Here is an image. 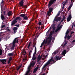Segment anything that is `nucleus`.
<instances>
[{
	"label": "nucleus",
	"instance_id": "obj_1",
	"mask_svg": "<svg viewBox=\"0 0 75 75\" xmlns=\"http://www.w3.org/2000/svg\"><path fill=\"white\" fill-rule=\"evenodd\" d=\"M52 62H54V59H53V57H52L45 64V65L43 66L42 68V70L44 71H45L47 69L46 68V67H49L51 65H50V64H52Z\"/></svg>",
	"mask_w": 75,
	"mask_h": 75
},
{
	"label": "nucleus",
	"instance_id": "obj_2",
	"mask_svg": "<svg viewBox=\"0 0 75 75\" xmlns=\"http://www.w3.org/2000/svg\"><path fill=\"white\" fill-rule=\"evenodd\" d=\"M21 18L20 17H17L11 22V26H13L14 24L17 23V21H21Z\"/></svg>",
	"mask_w": 75,
	"mask_h": 75
},
{
	"label": "nucleus",
	"instance_id": "obj_3",
	"mask_svg": "<svg viewBox=\"0 0 75 75\" xmlns=\"http://www.w3.org/2000/svg\"><path fill=\"white\" fill-rule=\"evenodd\" d=\"M17 38H15L13 42V45L11 47L10 49L11 50H14V47H15V44L16 43H18V39H17Z\"/></svg>",
	"mask_w": 75,
	"mask_h": 75
},
{
	"label": "nucleus",
	"instance_id": "obj_4",
	"mask_svg": "<svg viewBox=\"0 0 75 75\" xmlns=\"http://www.w3.org/2000/svg\"><path fill=\"white\" fill-rule=\"evenodd\" d=\"M57 0H50L49 2V4H48V7H50Z\"/></svg>",
	"mask_w": 75,
	"mask_h": 75
},
{
	"label": "nucleus",
	"instance_id": "obj_5",
	"mask_svg": "<svg viewBox=\"0 0 75 75\" xmlns=\"http://www.w3.org/2000/svg\"><path fill=\"white\" fill-rule=\"evenodd\" d=\"M52 36L49 35V37L47 38V44L49 45L50 44V42L51 41V40H52Z\"/></svg>",
	"mask_w": 75,
	"mask_h": 75
},
{
	"label": "nucleus",
	"instance_id": "obj_6",
	"mask_svg": "<svg viewBox=\"0 0 75 75\" xmlns=\"http://www.w3.org/2000/svg\"><path fill=\"white\" fill-rule=\"evenodd\" d=\"M24 3L22 2H20L19 3V5L20 7H22V8H27V6L26 5H24Z\"/></svg>",
	"mask_w": 75,
	"mask_h": 75
},
{
	"label": "nucleus",
	"instance_id": "obj_7",
	"mask_svg": "<svg viewBox=\"0 0 75 75\" xmlns=\"http://www.w3.org/2000/svg\"><path fill=\"white\" fill-rule=\"evenodd\" d=\"M49 11L47 12V15L48 16H50V14H51V12L53 10V8H49Z\"/></svg>",
	"mask_w": 75,
	"mask_h": 75
},
{
	"label": "nucleus",
	"instance_id": "obj_8",
	"mask_svg": "<svg viewBox=\"0 0 75 75\" xmlns=\"http://www.w3.org/2000/svg\"><path fill=\"white\" fill-rule=\"evenodd\" d=\"M74 0H71V4L70 5L69 7L68 8V11H69V10H70L71 7H72V5L73 4V3H74Z\"/></svg>",
	"mask_w": 75,
	"mask_h": 75
},
{
	"label": "nucleus",
	"instance_id": "obj_9",
	"mask_svg": "<svg viewBox=\"0 0 75 75\" xmlns=\"http://www.w3.org/2000/svg\"><path fill=\"white\" fill-rule=\"evenodd\" d=\"M0 61L2 62L3 64H6V63H7V59H1Z\"/></svg>",
	"mask_w": 75,
	"mask_h": 75
},
{
	"label": "nucleus",
	"instance_id": "obj_10",
	"mask_svg": "<svg viewBox=\"0 0 75 75\" xmlns=\"http://www.w3.org/2000/svg\"><path fill=\"white\" fill-rule=\"evenodd\" d=\"M71 18H72V16L71 14H70L67 19V22H69L71 20Z\"/></svg>",
	"mask_w": 75,
	"mask_h": 75
},
{
	"label": "nucleus",
	"instance_id": "obj_11",
	"mask_svg": "<svg viewBox=\"0 0 75 75\" xmlns=\"http://www.w3.org/2000/svg\"><path fill=\"white\" fill-rule=\"evenodd\" d=\"M36 53L37 52H34L33 56V57L32 59V60H33V61H34V60H35V59H36V57H35V54H36Z\"/></svg>",
	"mask_w": 75,
	"mask_h": 75
},
{
	"label": "nucleus",
	"instance_id": "obj_12",
	"mask_svg": "<svg viewBox=\"0 0 75 75\" xmlns=\"http://www.w3.org/2000/svg\"><path fill=\"white\" fill-rule=\"evenodd\" d=\"M17 30H18V28L16 27H14L13 28V30L14 31V33H15L17 31Z\"/></svg>",
	"mask_w": 75,
	"mask_h": 75
},
{
	"label": "nucleus",
	"instance_id": "obj_13",
	"mask_svg": "<svg viewBox=\"0 0 75 75\" xmlns=\"http://www.w3.org/2000/svg\"><path fill=\"white\" fill-rule=\"evenodd\" d=\"M61 58H62V56H61L60 57H59V56L56 57V59L57 61H58V60H60V59H61Z\"/></svg>",
	"mask_w": 75,
	"mask_h": 75
},
{
	"label": "nucleus",
	"instance_id": "obj_14",
	"mask_svg": "<svg viewBox=\"0 0 75 75\" xmlns=\"http://www.w3.org/2000/svg\"><path fill=\"white\" fill-rule=\"evenodd\" d=\"M35 63L34 62H33L30 64V65L29 66L28 68H30V67H33V66L35 65Z\"/></svg>",
	"mask_w": 75,
	"mask_h": 75
},
{
	"label": "nucleus",
	"instance_id": "obj_15",
	"mask_svg": "<svg viewBox=\"0 0 75 75\" xmlns=\"http://www.w3.org/2000/svg\"><path fill=\"white\" fill-rule=\"evenodd\" d=\"M67 52L66 51V50H64L63 52H62V55L64 56H65V54H67Z\"/></svg>",
	"mask_w": 75,
	"mask_h": 75
},
{
	"label": "nucleus",
	"instance_id": "obj_16",
	"mask_svg": "<svg viewBox=\"0 0 75 75\" xmlns=\"http://www.w3.org/2000/svg\"><path fill=\"white\" fill-rule=\"evenodd\" d=\"M12 58L13 57H9V60L8 62V64H10V62L12 60Z\"/></svg>",
	"mask_w": 75,
	"mask_h": 75
},
{
	"label": "nucleus",
	"instance_id": "obj_17",
	"mask_svg": "<svg viewBox=\"0 0 75 75\" xmlns=\"http://www.w3.org/2000/svg\"><path fill=\"white\" fill-rule=\"evenodd\" d=\"M14 55V52H12L11 53H8V56H9V57H11V56H13V55Z\"/></svg>",
	"mask_w": 75,
	"mask_h": 75
},
{
	"label": "nucleus",
	"instance_id": "obj_18",
	"mask_svg": "<svg viewBox=\"0 0 75 75\" xmlns=\"http://www.w3.org/2000/svg\"><path fill=\"white\" fill-rule=\"evenodd\" d=\"M12 13V11H9L8 13V16H11V15H12V14L11 13Z\"/></svg>",
	"mask_w": 75,
	"mask_h": 75
},
{
	"label": "nucleus",
	"instance_id": "obj_19",
	"mask_svg": "<svg viewBox=\"0 0 75 75\" xmlns=\"http://www.w3.org/2000/svg\"><path fill=\"white\" fill-rule=\"evenodd\" d=\"M38 68H39L38 67H37L36 68H35L34 70L33 73H35V72L36 71H37V70L38 69Z\"/></svg>",
	"mask_w": 75,
	"mask_h": 75
},
{
	"label": "nucleus",
	"instance_id": "obj_20",
	"mask_svg": "<svg viewBox=\"0 0 75 75\" xmlns=\"http://www.w3.org/2000/svg\"><path fill=\"white\" fill-rule=\"evenodd\" d=\"M1 19L2 20H4V16H3V15H2V12H1Z\"/></svg>",
	"mask_w": 75,
	"mask_h": 75
},
{
	"label": "nucleus",
	"instance_id": "obj_21",
	"mask_svg": "<svg viewBox=\"0 0 75 75\" xmlns=\"http://www.w3.org/2000/svg\"><path fill=\"white\" fill-rule=\"evenodd\" d=\"M23 18L24 20H28V17L26 16L24 17Z\"/></svg>",
	"mask_w": 75,
	"mask_h": 75
},
{
	"label": "nucleus",
	"instance_id": "obj_22",
	"mask_svg": "<svg viewBox=\"0 0 75 75\" xmlns=\"http://www.w3.org/2000/svg\"><path fill=\"white\" fill-rule=\"evenodd\" d=\"M45 40H44L43 42L44 44H47V43H48V40H47H47L46 41H45Z\"/></svg>",
	"mask_w": 75,
	"mask_h": 75
},
{
	"label": "nucleus",
	"instance_id": "obj_23",
	"mask_svg": "<svg viewBox=\"0 0 75 75\" xmlns=\"http://www.w3.org/2000/svg\"><path fill=\"white\" fill-rule=\"evenodd\" d=\"M57 18V19L58 21H61L62 19V18H61V17H58Z\"/></svg>",
	"mask_w": 75,
	"mask_h": 75
},
{
	"label": "nucleus",
	"instance_id": "obj_24",
	"mask_svg": "<svg viewBox=\"0 0 75 75\" xmlns=\"http://www.w3.org/2000/svg\"><path fill=\"white\" fill-rule=\"evenodd\" d=\"M26 16V14H21L20 15L21 17H24Z\"/></svg>",
	"mask_w": 75,
	"mask_h": 75
},
{
	"label": "nucleus",
	"instance_id": "obj_25",
	"mask_svg": "<svg viewBox=\"0 0 75 75\" xmlns=\"http://www.w3.org/2000/svg\"><path fill=\"white\" fill-rule=\"evenodd\" d=\"M37 60V62H38V64H39V65H40V64H41V62L40 61V60H39V61H38V60Z\"/></svg>",
	"mask_w": 75,
	"mask_h": 75
},
{
	"label": "nucleus",
	"instance_id": "obj_26",
	"mask_svg": "<svg viewBox=\"0 0 75 75\" xmlns=\"http://www.w3.org/2000/svg\"><path fill=\"white\" fill-rule=\"evenodd\" d=\"M72 37V36L71 35H70V36L68 35L67 36V38L68 40H69L70 38H71Z\"/></svg>",
	"mask_w": 75,
	"mask_h": 75
},
{
	"label": "nucleus",
	"instance_id": "obj_27",
	"mask_svg": "<svg viewBox=\"0 0 75 75\" xmlns=\"http://www.w3.org/2000/svg\"><path fill=\"white\" fill-rule=\"evenodd\" d=\"M33 47H34L35 48V52H37V48H36V47H35V45H33Z\"/></svg>",
	"mask_w": 75,
	"mask_h": 75
},
{
	"label": "nucleus",
	"instance_id": "obj_28",
	"mask_svg": "<svg viewBox=\"0 0 75 75\" xmlns=\"http://www.w3.org/2000/svg\"><path fill=\"white\" fill-rule=\"evenodd\" d=\"M41 57L40 56H38V57L37 58V60H38V61H39L40 60H41Z\"/></svg>",
	"mask_w": 75,
	"mask_h": 75
},
{
	"label": "nucleus",
	"instance_id": "obj_29",
	"mask_svg": "<svg viewBox=\"0 0 75 75\" xmlns=\"http://www.w3.org/2000/svg\"><path fill=\"white\" fill-rule=\"evenodd\" d=\"M4 27H5V25H2L1 27V28H4Z\"/></svg>",
	"mask_w": 75,
	"mask_h": 75
},
{
	"label": "nucleus",
	"instance_id": "obj_30",
	"mask_svg": "<svg viewBox=\"0 0 75 75\" xmlns=\"http://www.w3.org/2000/svg\"><path fill=\"white\" fill-rule=\"evenodd\" d=\"M66 4H67V2H65L63 4L62 7L64 8V7H65V5H66Z\"/></svg>",
	"mask_w": 75,
	"mask_h": 75
},
{
	"label": "nucleus",
	"instance_id": "obj_31",
	"mask_svg": "<svg viewBox=\"0 0 75 75\" xmlns=\"http://www.w3.org/2000/svg\"><path fill=\"white\" fill-rule=\"evenodd\" d=\"M54 31H52V32H50L49 35H52V34H54Z\"/></svg>",
	"mask_w": 75,
	"mask_h": 75
},
{
	"label": "nucleus",
	"instance_id": "obj_32",
	"mask_svg": "<svg viewBox=\"0 0 75 75\" xmlns=\"http://www.w3.org/2000/svg\"><path fill=\"white\" fill-rule=\"evenodd\" d=\"M2 55V50L0 49V55Z\"/></svg>",
	"mask_w": 75,
	"mask_h": 75
},
{
	"label": "nucleus",
	"instance_id": "obj_33",
	"mask_svg": "<svg viewBox=\"0 0 75 75\" xmlns=\"http://www.w3.org/2000/svg\"><path fill=\"white\" fill-rule=\"evenodd\" d=\"M31 45V42H30L29 43V44L28 45V48H30V45Z\"/></svg>",
	"mask_w": 75,
	"mask_h": 75
},
{
	"label": "nucleus",
	"instance_id": "obj_34",
	"mask_svg": "<svg viewBox=\"0 0 75 75\" xmlns=\"http://www.w3.org/2000/svg\"><path fill=\"white\" fill-rule=\"evenodd\" d=\"M69 33V31L67 30L66 33V35H68V34Z\"/></svg>",
	"mask_w": 75,
	"mask_h": 75
},
{
	"label": "nucleus",
	"instance_id": "obj_35",
	"mask_svg": "<svg viewBox=\"0 0 75 75\" xmlns=\"http://www.w3.org/2000/svg\"><path fill=\"white\" fill-rule=\"evenodd\" d=\"M14 26H16L17 27H20V25L19 24H18V25H15Z\"/></svg>",
	"mask_w": 75,
	"mask_h": 75
},
{
	"label": "nucleus",
	"instance_id": "obj_36",
	"mask_svg": "<svg viewBox=\"0 0 75 75\" xmlns=\"http://www.w3.org/2000/svg\"><path fill=\"white\" fill-rule=\"evenodd\" d=\"M67 42H66L65 43L64 45V47H65L66 46V45L67 44Z\"/></svg>",
	"mask_w": 75,
	"mask_h": 75
},
{
	"label": "nucleus",
	"instance_id": "obj_37",
	"mask_svg": "<svg viewBox=\"0 0 75 75\" xmlns=\"http://www.w3.org/2000/svg\"><path fill=\"white\" fill-rule=\"evenodd\" d=\"M58 21V20L57 18H55L53 22H54V21Z\"/></svg>",
	"mask_w": 75,
	"mask_h": 75
},
{
	"label": "nucleus",
	"instance_id": "obj_38",
	"mask_svg": "<svg viewBox=\"0 0 75 75\" xmlns=\"http://www.w3.org/2000/svg\"><path fill=\"white\" fill-rule=\"evenodd\" d=\"M41 24H42L41 22L39 21V22L38 25H41Z\"/></svg>",
	"mask_w": 75,
	"mask_h": 75
},
{
	"label": "nucleus",
	"instance_id": "obj_39",
	"mask_svg": "<svg viewBox=\"0 0 75 75\" xmlns=\"http://www.w3.org/2000/svg\"><path fill=\"white\" fill-rule=\"evenodd\" d=\"M66 18L65 17V16H63L62 19H63L64 20H65Z\"/></svg>",
	"mask_w": 75,
	"mask_h": 75
},
{
	"label": "nucleus",
	"instance_id": "obj_40",
	"mask_svg": "<svg viewBox=\"0 0 75 75\" xmlns=\"http://www.w3.org/2000/svg\"><path fill=\"white\" fill-rule=\"evenodd\" d=\"M30 69H29L27 71V73H28V74H29V72H30Z\"/></svg>",
	"mask_w": 75,
	"mask_h": 75
},
{
	"label": "nucleus",
	"instance_id": "obj_41",
	"mask_svg": "<svg viewBox=\"0 0 75 75\" xmlns=\"http://www.w3.org/2000/svg\"><path fill=\"white\" fill-rule=\"evenodd\" d=\"M69 50H70L69 49V48H68L67 49V51H66V52H68V51H69Z\"/></svg>",
	"mask_w": 75,
	"mask_h": 75
},
{
	"label": "nucleus",
	"instance_id": "obj_42",
	"mask_svg": "<svg viewBox=\"0 0 75 75\" xmlns=\"http://www.w3.org/2000/svg\"><path fill=\"white\" fill-rule=\"evenodd\" d=\"M24 0H20V2L21 3H24Z\"/></svg>",
	"mask_w": 75,
	"mask_h": 75
},
{
	"label": "nucleus",
	"instance_id": "obj_43",
	"mask_svg": "<svg viewBox=\"0 0 75 75\" xmlns=\"http://www.w3.org/2000/svg\"><path fill=\"white\" fill-rule=\"evenodd\" d=\"M3 0H2V1L1 3V6H2V5H3Z\"/></svg>",
	"mask_w": 75,
	"mask_h": 75
},
{
	"label": "nucleus",
	"instance_id": "obj_44",
	"mask_svg": "<svg viewBox=\"0 0 75 75\" xmlns=\"http://www.w3.org/2000/svg\"><path fill=\"white\" fill-rule=\"evenodd\" d=\"M55 30V27H54L53 29V31L54 32V30Z\"/></svg>",
	"mask_w": 75,
	"mask_h": 75
},
{
	"label": "nucleus",
	"instance_id": "obj_45",
	"mask_svg": "<svg viewBox=\"0 0 75 75\" xmlns=\"http://www.w3.org/2000/svg\"><path fill=\"white\" fill-rule=\"evenodd\" d=\"M67 35H68L66 34V35H65V36L64 37V39H66L67 38Z\"/></svg>",
	"mask_w": 75,
	"mask_h": 75
},
{
	"label": "nucleus",
	"instance_id": "obj_46",
	"mask_svg": "<svg viewBox=\"0 0 75 75\" xmlns=\"http://www.w3.org/2000/svg\"><path fill=\"white\" fill-rule=\"evenodd\" d=\"M74 32L72 31L71 32V35H72L73 34H74Z\"/></svg>",
	"mask_w": 75,
	"mask_h": 75
},
{
	"label": "nucleus",
	"instance_id": "obj_47",
	"mask_svg": "<svg viewBox=\"0 0 75 75\" xmlns=\"http://www.w3.org/2000/svg\"><path fill=\"white\" fill-rule=\"evenodd\" d=\"M31 50H30V51L29 52V55H30V54H31Z\"/></svg>",
	"mask_w": 75,
	"mask_h": 75
},
{
	"label": "nucleus",
	"instance_id": "obj_48",
	"mask_svg": "<svg viewBox=\"0 0 75 75\" xmlns=\"http://www.w3.org/2000/svg\"><path fill=\"white\" fill-rule=\"evenodd\" d=\"M57 30H58V31H59V30H60V29L58 27L57 28Z\"/></svg>",
	"mask_w": 75,
	"mask_h": 75
},
{
	"label": "nucleus",
	"instance_id": "obj_49",
	"mask_svg": "<svg viewBox=\"0 0 75 75\" xmlns=\"http://www.w3.org/2000/svg\"><path fill=\"white\" fill-rule=\"evenodd\" d=\"M57 53V52H54L53 53V54H54V55H55V54H56Z\"/></svg>",
	"mask_w": 75,
	"mask_h": 75
},
{
	"label": "nucleus",
	"instance_id": "obj_50",
	"mask_svg": "<svg viewBox=\"0 0 75 75\" xmlns=\"http://www.w3.org/2000/svg\"><path fill=\"white\" fill-rule=\"evenodd\" d=\"M64 7H62V11H63V10H64Z\"/></svg>",
	"mask_w": 75,
	"mask_h": 75
},
{
	"label": "nucleus",
	"instance_id": "obj_51",
	"mask_svg": "<svg viewBox=\"0 0 75 75\" xmlns=\"http://www.w3.org/2000/svg\"><path fill=\"white\" fill-rule=\"evenodd\" d=\"M25 60H26V59H25V58H24L23 60V61Z\"/></svg>",
	"mask_w": 75,
	"mask_h": 75
},
{
	"label": "nucleus",
	"instance_id": "obj_52",
	"mask_svg": "<svg viewBox=\"0 0 75 75\" xmlns=\"http://www.w3.org/2000/svg\"><path fill=\"white\" fill-rule=\"evenodd\" d=\"M59 14H60V13H59L57 15V16H59Z\"/></svg>",
	"mask_w": 75,
	"mask_h": 75
},
{
	"label": "nucleus",
	"instance_id": "obj_53",
	"mask_svg": "<svg viewBox=\"0 0 75 75\" xmlns=\"http://www.w3.org/2000/svg\"><path fill=\"white\" fill-rule=\"evenodd\" d=\"M58 30L57 29L55 30V33H57V32Z\"/></svg>",
	"mask_w": 75,
	"mask_h": 75
},
{
	"label": "nucleus",
	"instance_id": "obj_54",
	"mask_svg": "<svg viewBox=\"0 0 75 75\" xmlns=\"http://www.w3.org/2000/svg\"><path fill=\"white\" fill-rule=\"evenodd\" d=\"M59 28L60 29V28H61L62 27V25H61L59 27Z\"/></svg>",
	"mask_w": 75,
	"mask_h": 75
},
{
	"label": "nucleus",
	"instance_id": "obj_55",
	"mask_svg": "<svg viewBox=\"0 0 75 75\" xmlns=\"http://www.w3.org/2000/svg\"><path fill=\"white\" fill-rule=\"evenodd\" d=\"M72 42L74 43V42H75V40H73Z\"/></svg>",
	"mask_w": 75,
	"mask_h": 75
},
{
	"label": "nucleus",
	"instance_id": "obj_56",
	"mask_svg": "<svg viewBox=\"0 0 75 75\" xmlns=\"http://www.w3.org/2000/svg\"><path fill=\"white\" fill-rule=\"evenodd\" d=\"M44 43L43 42L41 44V45H44Z\"/></svg>",
	"mask_w": 75,
	"mask_h": 75
},
{
	"label": "nucleus",
	"instance_id": "obj_57",
	"mask_svg": "<svg viewBox=\"0 0 75 75\" xmlns=\"http://www.w3.org/2000/svg\"><path fill=\"white\" fill-rule=\"evenodd\" d=\"M7 31H10V30L9 29H8L7 30Z\"/></svg>",
	"mask_w": 75,
	"mask_h": 75
},
{
	"label": "nucleus",
	"instance_id": "obj_58",
	"mask_svg": "<svg viewBox=\"0 0 75 75\" xmlns=\"http://www.w3.org/2000/svg\"><path fill=\"white\" fill-rule=\"evenodd\" d=\"M20 67H18L17 69V71H18V70H19V69H20Z\"/></svg>",
	"mask_w": 75,
	"mask_h": 75
},
{
	"label": "nucleus",
	"instance_id": "obj_59",
	"mask_svg": "<svg viewBox=\"0 0 75 75\" xmlns=\"http://www.w3.org/2000/svg\"><path fill=\"white\" fill-rule=\"evenodd\" d=\"M74 24H73V25L72 26L71 28H73L74 27Z\"/></svg>",
	"mask_w": 75,
	"mask_h": 75
},
{
	"label": "nucleus",
	"instance_id": "obj_60",
	"mask_svg": "<svg viewBox=\"0 0 75 75\" xmlns=\"http://www.w3.org/2000/svg\"><path fill=\"white\" fill-rule=\"evenodd\" d=\"M64 20L63 19H62L61 21V22H62V21H64Z\"/></svg>",
	"mask_w": 75,
	"mask_h": 75
},
{
	"label": "nucleus",
	"instance_id": "obj_61",
	"mask_svg": "<svg viewBox=\"0 0 75 75\" xmlns=\"http://www.w3.org/2000/svg\"><path fill=\"white\" fill-rule=\"evenodd\" d=\"M28 74V73L26 72V74H25V75H27Z\"/></svg>",
	"mask_w": 75,
	"mask_h": 75
},
{
	"label": "nucleus",
	"instance_id": "obj_62",
	"mask_svg": "<svg viewBox=\"0 0 75 75\" xmlns=\"http://www.w3.org/2000/svg\"><path fill=\"white\" fill-rule=\"evenodd\" d=\"M9 28H9V27H7L6 28V29H9Z\"/></svg>",
	"mask_w": 75,
	"mask_h": 75
},
{
	"label": "nucleus",
	"instance_id": "obj_63",
	"mask_svg": "<svg viewBox=\"0 0 75 75\" xmlns=\"http://www.w3.org/2000/svg\"><path fill=\"white\" fill-rule=\"evenodd\" d=\"M48 56V55H46L45 56V57L46 58H47V57Z\"/></svg>",
	"mask_w": 75,
	"mask_h": 75
},
{
	"label": "nucleus",
	"instance_id": "obj_64",
	"mask_svg": "<svg viewBox=\"0 0 75 75\" xmlns=\"http://www.w3.org/2000/svg\"><path fill=\"white\" fill-rule=\"evenodd\" d=\"M40 58L41 59V58L42 57V56L41 55V56H40Z\"/></svg>",
	"mask_w": 75,
	"mask_h": 75
}]
</instances>
